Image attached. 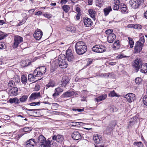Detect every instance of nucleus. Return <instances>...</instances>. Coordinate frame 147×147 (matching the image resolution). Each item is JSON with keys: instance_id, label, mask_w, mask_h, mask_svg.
<instances>
[{"instance_id": "2eb2a0df", "label": "nucleus", "mask_w": 147, "mask_h": 147, "mask_svg": "<svg viewBox=\"0 0 147 147\" xmlns=\"http://www.w3.org/2000/svg\"><path fill=\"white\" fill-rule=\"evenodd\" d=\"M18 89L17 87H13L10 90L9 95L11 96H16L18 94Z\"/></svg>"}, {"instance_id": "7c9ffc66", "label": "nucleus", "mask_w": 147, "mask_h": 147, "mask_svg": "<svg viewBox=\"0 0 147 147\" xmlns=\"http://www.w3.org/2000/svg\"><path fill=\"white\" fill-rule=\"evenodd\" d=\"M40 103L46 104V102L44 101L43 102H31L29 104L31 106H35L36 105H40Z\"/></svg>"}, {"instance_id": "1a4fd4ad", "label": "nucleus", "mask_w": 147, "mask_h": 147, "mask_svg": "<svg viewBox=\"0 0 147 147\" xmlns=\"http://www.w3.org/2000/svg\"><path fill=\"white\" fill-rule=\"evenodd\" d=\"M142 64V60L140 58H136L134 61L133 64L135 69L137 71H138Z\"/></svg>"}, {"instance_id": "2f4dec72", "label": "nucleus", "mask_w": 147, "mask_h": 147, "mask_svg": "<svg viewBox=\"0 0 147 147\" xmlns=\"http://www.w3.org/2000/svg\"><path fill=\"white\" fill-rule=\"evenodd\" d=\"M112 74V73H108L107 74H103L102 73L100 74H99L98 76L99 77H105L106 78H108L109 77V76L110 75H111Z\"/></svg>"}, {"instance_id": "79ce46f5", "label": "nucleus", "mask_w": 147, "mask_h": 147, "mask_svg": "<svg viewBox=\"0 0 147 147\" xmlns=\"http://www.w3.org/2000/svg\"><path fill=\"white\" fill-rule=\"evenodd\" d=\"M15 84V82L12 80L9 81L8 85L9 87H14Z\"/></svg>"}, {"instance_id": "7ed1b4c3", "label": "nucleus", "mask_w": 147, "mask_h": 147, "mask_svg": "<svg viewBox=\"0 0 147 147\" xmlns=\"http://www.w3.org/2000/svg\"><path fill=\"white\" fill-rule=\"evenodd\" d=\"M62 55H59L58 60L56 61L58 62V64L60 67L62 68H65L67 66L68 64L66 61L65 59H63L61 58V57Z\"/></svg>"}, {"instance_id": "cd10ccee", "label": "nucleus", "mask_w": 147, "mask_h": 147, "mask_svg": "<svg viewBox=\"0 0 147 147\" xmlns=\"http://www.w3.org/2000/svg\"><path fill=\"white\" fill-rule=\"evenodd\" d=\"M34 77V76L32 74H29L28 76V80L30 82H32L33 83L36 82V80H35Z\"/></svg>"}, {"instance_id": "a211bd4d", "label": "nucleus", "mask_w": 147, "mask_h": 147, "mask_svg": "<svg viewBox=\"0 0 147 147\" xmlns=\"http://www.w3.org/2000/svg\"><path fill=\"white\" fill-rule=\"evenodd\" d=\"M70 80L67 77H63L61 80V86L65 87L66 85L69 83Z\"/></svg>"}, {"instance_id": "774afa93", "label": "nucleus", "mask_w": 147, "mask_h": 147, "mask_svg": "<svg viewBox=\"0 0 147 147\" xmlns=\"http://www.w3.org/2000/svg\"><path fill=\"white\" fill-rule=\"evenodd\" d=\"M42 12L40 11H38L36 12L35 13V15H40L41 14H42Z\"/></svg>"}, {"instance_id": "603ef678", "label": "nucleus", "mask_w": 147, "mask_h": 147, "mask_svg": "<svg viewBox=\"0 0 147 147\" xmlns=\"http://www.w3.org/2000/svg\"><path fill=\"white\" fill-rule=\"evenodd\" d=\"M39 69L36 68L34 71V75L35 77H38V73Z\"/></svg>"}, {"instance_id": "6ab92c4d", "label": "nucleus", "mask_w": 147, "mask_h": 147, "mask_svg": "<svg viewBox=\"0 0 147 147\" xmlns=\"http://www.w3.org/2000/svg\"><path fill=\"white\" fill-rule=\"evenodd\" d=\"M56 144L55 142L50 140L49 138L47 140V147H56Z\"/></svg>"}, {"instance_id": "3c124183", "label": "nucleus", "mask_w": 147, "mask_h": 147, "mask_svg": "<svg viewBox=\"0 0 147 147\" xmlns=\"http://www.w3.org/2000/svg\"><path fill=\"white\" fill-rule=\"evenodd\" d=\"M53 109L55 110V109L58 108L59 105L56 103H52Z\"/></svg>"}, {"instance_id": "423d86ee", "label": "nucleus", "mask_w": 147, "mask_h": 147, "mask_svg": "<svg viewBox=\"0 0 147 147\" xmlns=\"http://www.w3.org/2000/svg\"><path fill=\"white\" fill-rule=\"evenodd\" d=\"M65 57L68 61L70 62L74 60V59L72 51L70 49H68L66 51Z\"/></svg>"}, {"instance_id": "e433bc0d", "label": "nucleus", "mask_w": 147, "mask_h": 147, "mask_svg": "<svg viewBox=\"0 0 147 147\" xmlns=\"http://www.w3.org/2000/svg\"><path fill=\"white\" fill-rule=\"evenodd\" d=\"M21 82L24 84H26L27 82V79L26 77L24 75H23L21 77Z\"/></svg>"}, {"instance_id": "0eeeda50", "label": "nucleus", "mask_w": 147, "mask_h": 147, "mask_svg": "<svg viewBox=\"0 0 147 147\" xmlns=\"http://www.w3.org/2000/svg\"><path fill=\"white\" fill-rule=\"evenodd\" d=\"M131 6L134 9H136L140 5L141 0H130L129 2Z\"/></svg>"}, {"instance_id": "49530a36", "label": "nucleus", "mask_w": 147, "mask_h": 147, "mask_svg": "<svg viewBox=\"0 0 147 147\" xmlns=\"http://www.w3.org/2000/svg\"><path fill=\"white\" fill-rule=\"evenodd\" d=\"M142 81L141 79L140 78L138 77L135 79V82L136 84H139Z\"/></svg>"}, {"instance_id": "c9c22d12", "label": "nucleus", "mask_w": 147, "mask_h": 147, "mask_svg": "<svg viewBox=\"0 0 147 147\" xmlns=\"http://www.w3.org/2000/svg\"><path fill=\"white\" fill-rule=\"evenodd\" d=\"M137 42H139L140 44H142L144 45V43L145 42V40L144 39V37L142 36L141 37L138 41Z\"/></svg>"}, {"instance_id": "4be33fe9", "label": "nucleus", "mask_w": 147, "mask_h": 147, "mask_svg": "<svg viewBox=\"0 0 147 147\" xmlns=\"http://www.w3.org/2000/svg\"><path fill=\"white\" fill-rule=\"evenodd\" d=\"M115 38L116 36L114 34H111V35L107 36V41L109 43H112Z\"/></svg>"}, {"instance_id": "09e8293b", "label": "nucleus", "mask_w": 147, "mask_h": 147, "mask_svg": "<svg viewBox=\"0 0 147 147\" xmlns=\"http://www.w3.org/2000/svg\"><path fill=\"white\" fill-rule=\"evenodd\" d=\"M142 26L139 24H134V28L137 29H142Z\"/></svg>"}, {"instance_id": "c85d7f7f", "label": "nucleus", "mask_w": 147, "mask_h": 147, "mask_svg": "<svg viewBox=\"0 0 147 147\" xmlns=\"http://www.w3.org/2000/svg\"><path fill=\"white\" fill-rule=\"evenodd\" d=\"M88 12L91 17L93 18L95 17V11L93 9H90L88 10Z\"/></svg>"}, {"instance_id": "39448f33", "label": "nucleus", "mask_w": 147, "mask_h": 147, "mask_svg": "<svg viewBox=\"0 0 147 147\" xmlns=\"http://www.w3.org/2000/svg\"><path fill=\"white\" fill-rule=\"evenodd\" d=\"M92 50L96 52L102 53L106 51L105 47L103 45H96L93 47Z\"/></svg>"}, {"instance_id": "c03bdc74", "label": "nucleus", "mask_w": 147, "mask_h": 147, "mask_svg": "<svg viewBox=\"0 0 147 147\" xmlns=\"http://www.w3.org/2000/svg\"><path fill=\"white\" fill-rule=\"evenodd\" d=\"M119 45V41L118 40H116L113 44L114 47L115 48H118Z\"/></svg>"}, {"instance_id": "8fccbe9b", "label": "nucleus", "mask_w": 147, "mask_h": 147, "mask_svg": "<svg viewBox=\"0 0 147 147\" xmlns=\"http://www.w3.org/2000/svg\"><path fill=\"white\" fill-rule=\"evenodd\" d=\"M109 96L111 97L117 96V94L114 91H111L110 93L109 94Z\"/></svg>"}, {"instance_id": "f03ea898", "label": "nucleus", "mask_w": 147, "mask_h": 147, "mask_svg": "<svg viewBox=\"0 0 147 147\" xmlns=\"http://www.w3.org/2000/svg\"><path fill=\"white\" fill-rule=\"evenodd\" d=\"M14 41L13 47V48L15 49L18 46L19 44L23 42V39L22 37L16 35L14 36Z\"/></svg>"}, {"instance_id": "ddd939ff", "label": "nucleus", "mask_w": 147, "mask_h": 147, "mask_svg": "<svg viewBox=\"0 0 147 147\" xmlns=\"http://www.w3.org/2000/svg\"><path fill=\"white\" fill-rule=\"evenodd\" d=\"M42 35V31L40 29H38L34 34V36L36 40H39L41 38Z\"/></svg>"}, {"instance_id": "4468645a", "label": "nucleus", "mask_w": 147, "mask_h": 147, "mask_svg": "<svg viewBox=\"0 0 147 147\" xmlns=\"http://www.w3.org/2000/svg\"><path fill=\"white\" fill-rule=\"evenodd\" d=\"M83 22L85 26L86 27H90L93 24L91 20L88 18H85Z\"/></svg>"}, {"instance_id": "58836bf2", "label": "nucleus", "mask_w": 147, "mask_h": 147, "mask_svg": "<svg viewBox=\"0 0 147 147\" xmlns=\"http://www.w3.org/2000/svg\"><path fill=\"white\" fill-rule=\"evenodd\" d=\"M55 85V84L54 82L53 81H51L49 82L47 85V87H53Z\"/></svg>"}, {"instance_id": "ea45409f", "label": "nucleus", "mask_w": 147, "mask_h": 147, "mask_svg": "<svg viewBox=\"0 0 147 147\" xmlns=\"http://www.w3.org/2000/svg\"><path fill=\"white\" fill-rule=\"evenodd\" d=\"M113 30L110 29L107 30L105 31L106 33L107 36H110L111 34H114L113 33Z\"/></svg>"}, {"instance_id": "052dcab7", "label": "nucleus", "mask_w": 147, "mask_h": 147, "mask_svg": "<svg viewBox=\"0 0 147 147\" xmlns=\"http://www.w3.org/2000/svg\"><path fill=\"white\" fill-rule=\"evenodd\" d=\"M6 35L3 34H0V40L4 39L6 37Z\"/></svg>"}, {"instance_id": "c756f323", "label": "nucleus", "mask_w": 147, "mask_h": 147, "mask_svg": "<svg viewBox=\"0 0 147 147\" xmlns=\"http://www.w3.org/2000/svg\"><path fill=\"white\" fill-rule=\"evenodd\" d=\"M28 96L26 95H24L20 98V101L21 102H24L26 101L28 99Z\"/></svg>"}, {"instance_id": "bf43d9fd", "label": "nucleus", "mask_w": 147, "mask_h": 147, "mask_svg": "<svg viewBox=\"0 0 147 147\" xmlns=\"http://www.w3.org/2000/svg\"><path fill=\"white\" fill-rule=\"evenodd\" d=\"M84 108H83L82 109H72L71 110H72L73 111H77L78 112H80L81 111H84Z\"/></svg>"}, {"instance_id": "dca6fc26", "label": "nucleus", "mask_w": 147, "mask_h": 147, "mask_svg": "<svg viewBox=\"0 0 147 147\" xmlns=\"http://www.w3.org/2000/svg\"><path fill=\"white\" fill-rule=\"evenodd\" d=\"M72 138L75 140H78L81 138V136L78 131H74L72 134Z\"/></svg>"}, {"instance_id": "20e7f679", "label": "nucleus", "mask_w": 147, "mask_h": 147, "mask_svg": "<svg viewBox=\"0 0 147 147\" xmlns=\"http://www.w3.org/2000/svg\"><path fill=\"white\" fill-rule=\"evenodd\" d=\"M37 141L39 143V147H46V138L42 135L38 137Z\"/></svg>"}, {"instance_id": "de8ad7c7", "label": "nucleus", "mask_w": 147, "mask_h": 147, "mask_svg": "<svg viewBox=\"0 0 147 147\" xmlns=\"http://www.w3.org/2000/svg\"><path fill=\"white\" fill-rule=\"evenodd\" d=\"M128 56L126 55H123L122 54H120L117 56L116 58L117 59H121L123 58L128 57Z\"/></svg>"}, {"instance_id": "473e14b6", "label": "nucleus", "mask_w": 147, "mask_h": 147, "mask_svg": "<svg viewBox=\"0 0 147 147\" xmlns=\"http://www.w3.org/2000/svg\"><path fill=\"white\" fill-rule=\"evenodd\" d=\"M39 70L40 71V73H42L43 74H45L46 71V67L45 66H43L40 67H39Z\"/></svg>"}, {"instance_id": "e2e57ef3", "label": "nucleus", "mask_w": 147, "mask_h": 147, "mask_svg": "<svg viewBox=\"0 0 147 147\" xmlns=\"http://www.w3.org/2000/svg\"><path fill=\"white\" fill-rule=\"evenodd\" d=\"M26 21L25 19H23L22 21H20V22L17 25V26H19L21 25H22V24H24L25 23Z\"/></svg>"}, {"instance_id": "b1692460", "label": "nucleus", "mask_w": 147, "mask_h": 147, "mask_svg": "<svg viewBox=\"0 0 147 147\" xmlns=\"http://www.w3.org/2000/svg\"><path fill=\"white\" fill-rule=\"evenodd\" d=\"M101 140L102 138L99 136H98L97 135L94 136L93 137V140L95 143L96 144L100 143Z\"/></svg>"}, {"instance_id": "393cba45", "label": "nucleus", "mask_w": 147, "mask_h": 147, "mask_svg": "<svg viewBox=\"0 0 147 147\" xmlns=\"http://www.w3.org/2000/svg\"><path fill=\"white\" fill-rule=\"evenodd\" d=\"M112 11V9L111 6H108L105 8L104 9V12L105 16L108 15L109 13Z\"/></svg>"}, {"instance_id": "338daca9", "label": "nucleus", "mask_w": 147, "mask_h": 147, "mask_svg": "<svg viewBox=\"0 0 147 147\" xmlns=\"http://www.w3.org/2000/svg\"><path fill=\"white\" fill-rule=\"evenodd\" d=\"M26 110L29 111H33V114H34V113H37V112H35V111L37 110H38V109H26Z\"/></svg>"}, {"instance_id": "72a5a7b5", "label": "nucleus", "mask_w": 147, "mask_h": 147, "mask_svg": "<svg viewBox=\"0 0 147 147\" xmlns=\"http://www.w3.org/2000/svg\"><path fill=\"white\" fill-rule=\"evenodd\" d=\"M128 38L130 47L132 48L133 47L134 45V42L131 38L129 37Z\"/></svg>"}, {"instance_id": "864d4df0", "label": "nucleus", "mask_w": 147, "mask_h": 147, "mask_svg": "<svg viewBox=\"0 0 147 147\" xmlns=\"http://www.w3.org/2000/svg\"><path fill=\"white\" fill-rule=\"evenodd\" d=\"M112 129L110 127H107L106 128V129L104 131L105 133L106 134H108L111 131Z\"/></svg>"}, {"instance_id": "aec40b11", "label": "nucleus", "mask_w": 147, "mask_h": 147, "mask_svg": "<svg viewBox=\"0 0 147 147\" xmlns=\"http://www.w3.org/2000/svg\"><path fill=\"white\" fill-rule=\"evenodd\" d=\"M142 73H146L147 72V63H144L142 64L140 68Z\"/></svg>"}, {"instance_id": "bb28decb", "label": "nucleus", "mask_w": 147, "mask_h": 147, "mask_svg": "<svg viewBox=\"0 0 147 147\" xmlns=\"http://www.w3.org/2000/svg\"><path fill=\"white\" fill-rule=\"evenodd\" d=\"M107 97V95L105 94L102 96H100L97 98L95 99V100L97 102H100L101 100L105 99Z\"/></svg>"}, {"instance_id": "5701e85b", "label": "nucleus", "mask_w": 147, "mask_h": 147, "mask_svg": "<svg viewBox=\"0 0 147 147\" xmlns=\"http://www.w3.org/2000/svg\"><path fill=\"white\" fill-rule=\"evenodd\" d=\"M9 102L11 104H18L20 102L19 99L17 97L10 98L9 100Z\"/></svg>"}, {"instance_id": "a19ab883", "label": "nucleus", "mask_w": 147, "mask_h": 147, "mask_svg": "<svg viewBox=\"0 0 147 147\" xmlns=\"http://www.w3.org/2000/svg\"><path fill=\"white\" fill-rule=\"evenodd\" d=\"M6 47V46L4 42H0V49H5Z\"/></svg>"}, {"instance_id": "412c9836", "label": "nucleus", "mask_w": 147, "mask_h": 147, "mask_svg": "<svg viewBox=\"0 0 147 147\" xmlns=\"http://www.w3.org/2000/svg\"><path fill=\"white\" fill-rule=\"evenodd\" d=\"M52 139L53 140H56L57 142H61L63 141V138L62 135H58L57 136L55 135L53 136L52 137Z\"/></svg>"}, {"instance_id": "9d476101", "label": "nucleus", "mask_w": 147, "mask_h": 147, "mask_svg": "<svg viewBox=\"0 0 147 147\" xmlns=\"http://www.w3.org/2000/svg\"><path fill=\"white\" fill-rule=\"evenodd\" d=\"M124 97L127 99V101L131 103L135 99V95L132 93H129L124 96Z\"/></svg>"}, {"instance_id": "f257e3e1", "label": "nucleus", "mask_w": 147, "mask_h": 147, "mask_svg": "<svg viewBox=\"0 0 147 147\" xmlns=\"http://www.w3.org/2000/svg\"><path fill=\"white\" fill-rule=\"evenodd\" d=\"M76 53L78 55H82L87 51V47L85 43L82 41L77 42L75 46Z\"/></svg>"}, {"instance_id": "680f3d73", "label": "nucleus", "mask_w": 147, "mask_h": 147, "mask_svg": "<svg viewBox=\"0 0 147 147\" xmlns=\"http://www.w3.org/2000/svg\"><path fill=\"white\" fill-rule=\"evenodd\" d=\"M136 123V121H130L129 122V124L128 125V127H130L132 126Z\"/></svg>"}, {"instance_id": "13d9d810", "label": "nucleus", "mask_w": 147, "mask_h": 147, "mask_svg": "<svg viewBox=\"0 0 147 147\" xmlns=\"http://www.w3.org/2000/svg\"><path fill=\"white\" fill-rule=\"evenodd\" d=\"M127 10L126 7V5H124L121 8V11L122 13H125Z\"/></svg>"}, {"instance_id": "69168bd1", "label": "nucleus", "mask_w": 147, "mask_h": 147, "mask_svg": "<svg viewBox=\"0 0 147 147\" xmlns=\"http://www.w3.org/2000/svg\"><path fill=\"white\" fill-rule=\"evenodd\" d=\"M15 81L18 83H19L20 81V78L18 76H16L15 78Z\"/></svg>"}, {"instance_id": "5fc2aeb1", "label": "nucleus", "mask_w": 147, "mask_h": 147, "mask_svg": "<svg viewBox=\"0 0 147 147\" xmlns=\"http://www.w3.org/2000/svg\"><path fill=\"white\" fill-rule=\"evenodd\" d=\"M55 91L58 93H60L63 91V90L60 87L57 88L55 89Z\"/></svg>"}, {"instance_id": "6e6d98bb", "label": "nucleus", "mask_w": 147, "mask_h": 147, "mask_svg": "<svg viewBox=\"0 0 147 147\" xmlns=\"http://www.w3.org/2000/svg\"><path fill=\"white\" fill-rule=\"evenodd\" d=\"M67 30L72 32H74L75 31V29L72 27H70L67 28Z\"/></svg>"}, {"instance_id": "f8f14e48", "label": "nucleus", "mask_w": 147, "mask_h": 147, "mask_svg": "<svg viewBox=\"0 0 147 147\" xmlns=\"http://www.w3.org/2000/svg\"><path fill=\"white\" fill-rule=\"evenodd\" d=\"M40 94L39 92H33L32 93L30 96L29 101H32L40 97Z\"/></svg>"}, {"instance_id": "a878e982", "label": "nucleus", "mask_w": 147, "mask_h": 147, "mask_svg": "<svg viewBox=\"0 0 147 147\" xmlns=\"http://www.w3.org/2000/svg\"><path fill=\"white\" fill-rule=\"evenodd\" d=\"M119 3L120 1L119 0H115V4L113 7L114 10H117L119 9Z\"/></svg>"}, {"instance_id": "6e6552de", "label": "nucleus", "mask_w": 147, "mask_h": 147, "mask_svg": "<svg viewBox=\"0 0 147 147\" xmlns=\"http://www.w3.org/2000/svg\"><path fill=\"white\" fill-rule=\"evenodd\" d=\"M36 144L35 139L32 138L27 140L24 144V145L25 147H34L35 144Z\"/></svg>"}, {"instance_id": "f3484780", "label": "nucleus", "mask_w": 147, "mask_h": 147, "mask_svg": "<svg viewBox=\"0 0 147 147\" xmlns=\"http://www.w3.org/2000/svg\"><path fill=\"white\" fill-rule=\"evenodd\" d=\"M75 92L73 91H68L65 92L62 94V96L64 98H68L72 97L75 95Z\"/></svg>"}, {"instance_id": "9b49d317", "label": "nucleus", "mask_w": 147, "mask_h": 147, "mask_svg": "<svg viewBox=\"0 0 147 147\" xmlns=\"http://www.w3.org/2000/svg\"><path fill=\"white\" fill-rule=\"evenodd\" d=\"M144 45L140 44L139 42H136L134 48V52L135 53H139L142 49V47Z\"/></svg>"}, {"instance_id": "0e129e2a", "label": "nucleus", "mask_w": 147, "mask_h": 147, "mask_svg": "<svg viewBox=\"0 0 147 147\" xmlns=\"http://www.w3.org/2000/svg\"><path fill=\"white\" fill-rule=\"evenodd\" d=\"M110 110L111 112H114L116 111L117 110V109L115 107H111L110 108Z\"/></svg>"}, {"instance_id": "37998d69", "label": "nucleus", "mask_w": 147, "mask_h": 147, "mask_svg": "<svg viewBox=\"0 0 147 147\" xmlns=\"http://www.w3.org/2000/svg\"><path fill=\"white\" fill-rule=\"evenodd\" d=\"M48 108L47 109L48 110H50L51 109H53V107L52 103H50L48 102H47V107Z\"/></svg>"}, {"instance_id": "f704fd0d", "label": "nucleus", "mask_w": 147, "mask_h": 147, "mask_svg": "<svg viewBox=\"0 0 147 147\" xmlns=\"http://www.w3.org/2000/svg\"><path fill=\"white\" fill-rule=\"evenodd\" d=\"M63 10L66 13L68 12L70 9L69 6L68 5H64L62 7Z\"/></svg>"}, {"instance_id": "4c0bfd02", "label": "nucleus", "mask_w": 147, "mask_h": 147, "mask_svg": "<svg viewBox=\"0 0 147 147\" xmlns=\"http://www.w3.org/2000/svg\"><path fill=\"white\" fill-rule=\"evenodd\" d=\"M134 145H136L138 147H143V145L142 144V142H134Z\"/></svg>"}, {"instance_id": "a18cd8bd", "label": "nucleus", "mask_w": 147, "mask_h": 147, "mask_svg": "<svg viewBox=\"0 0 147 147\" xmlns=\"http://www.w3.org/2000/svg\"><path fill=\"white\" fill-rule=\"evenodd\" d=\"M143 100L144 105L147 106V94L143 97Z\"/></svg>"}, {"instance_id": "4d7b16f0", "label": "nucleus", "mask_w": 147, "mask_h": 147, "mask_svg": "<svg viewBox=\"0 0 147 147\" xmlns=\"http://www.w3.org/2000/svg\"><path fill=\"white\" fill-rule=\"evenodd\" d=\"M32 130V128L31 127H26L23 129V130L26 132L30 131Z\"/></svg>"}]
</instances>
